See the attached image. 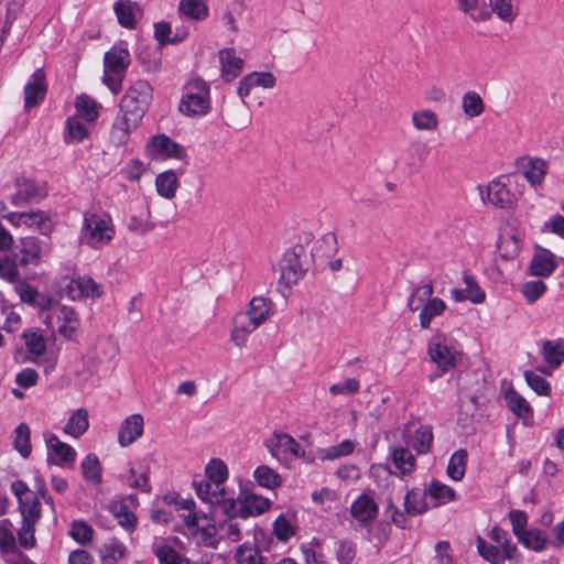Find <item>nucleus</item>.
<instances>
[{"instance_id":"obj_1","label":"nucleus","mask_w":564,"mask_h":564,"mask_svg":"<svg viewBox=\"0 0 564 564\" xmlns=\"http://www.w3.org/2000/svg\"><path fill=\"white\" fill-rule=\"evenodd\" d=\"M273 302L264 296L252 297L246 311L237 313L231 323L230 340L242 348L246 346L248 336L258 327L263 325L273 314Z\"/></svg>"},{"instance_id":"obj_2","label":"nucleus","mask_w":564,"mask_h":564,"mask_svg":"<svg viewBox=\"0 0 564 564\" xmlns=\"http://www.w3.org/2000/svg\"><path fill=\"white\" fill-rule=\"evenodd\" d=\"M311 265V253L303 245L289 248L280 260L279 285L291 289L304 278Z\"/></svg>"},{"instance_id":"obj_3","label":"nucleus","mask_w":564,"mask_h":564,"mask_svg":"<svg viewBox=\"0 0 564 564\" xmlns=\"http://www.w3.org/2000/svg\"><path fill=\"white\" fill-rule=\"evenodd\" d=\"M115 237V226L108 215L85 213L82 228V240L94 249L108 245Z\"/></svg>"},{"instance_id":"obj_4","label":"nucleus","mask_w":564,"mask_h":564,"mask_svg":"<svg viewBox=\"0 0 564 564\" xmlns=\"http://www.w3.org/2000/svg\"><path fill=\"white\" fill-rule=\"evenodd\" d=\"M178 108L188 117L206 115L210 108L208 85L200 78L188 80Z\"/></svg>"},{"instance_id":"obj_5","label":"nucleus","mask_w":564,"mask_h":564,"mask_svg":"<svg viewBox=\"0 0 564 564\" xmlns=\"http://www.w3.org/2000/svg\"><path fill=\"white\" fill-rule=\"evenodd\" d=\"M153 89L143 79L131 84L120 100V112L143 119L152 100Z\"/></svg>"},{"instance_id":"obj_6","label":"nucleus","mask_w":564,"mask_h":564,"mask_svg":"<svg viewBox=\"0 0 564 564\" xmlns=\"http://www.w3.org/2000/svg\"><path fill=\"white\" fill-rule=\"evenodd\" d=\"M62 295L73 300L99 299L104 294L102 286L90 276L84 275L77 279L63 278L58 282Z\"/></svg>"},{"instance_id":"obj_7","label":"nucleus","mask_w":564,"mask_h":564,"mask_svg":"<svg viewBox=\"0 0 564 564\" xmlns=\"http://www.w3.org/2000/svg\"><path fill=\"white\" fill-rule=\"evenodd\" d=\"M8 221L15 226H24L26 228L39 231L41 235L48 236L53 230V221L51 217L42 212L31 209L29 212H13L7 216Z\"/></svg>"},{"instance_id":"obj_8","label":"nucleus","mask_w":564,"mask_h":564,"mask_svg":"<svg viewBox=\"0 0 564 564\" xmlns=\"http://www.w3.org/2000/svg\"><path fill=\"white\" fill-rule=\"evenodd\" d=\"M402 437L406 445L411 446L419 455L427 454L434 440L431 425L415 424L413 422L406 423Z\"/></svg>"},{"instance_id":"obj_9","label":"nucleus","mask_w":564,"mask_h":564,"mask_svg":"<svg viewBox=\"0 0 564 564\" xmlns=\"http://www.w3.org/2000/svg\"><path fill=\"white\" fill-rule=\"evenodd\" d=\"M118 351L117 343L110 337H98L93 348L85 356V364L89 373L94 375L100 364L115 358Z\"/></svg>"},{"instance_id":"obj_10","label":"nucleus","mask_w":564,"mask_h":564,"mask_svg":"<svg viewBox=\"0 0 564 564\" xmlns=\"http://www.w3.org/2000/svg\"><path fill=\"white\" fill-rule=\"evenodd\" d=\"M44 440L47 448L48 462L58 466H73L76 460V451L68 444L62 442L55 434L44 433Z\"/></svg>"},{"instance_id":"obj_11","label":"nucleus","mask_w":564,"mask_h":564,"mask_svg":"<svg viewBox=\"0 0 564 564\" xmlns=\"http://www.w3.org/2000/svg\"><path fill=\"white\" fill-rule=\"evenodd\" d=\"M482 200L501 209H513L518 203L517 195L500 178L491 181L486 186V197L482 195Z\"/></svg>"},{"instance_id":"obj_12","label":"nucleus","mask_w":564,"mask_h":564,"mask_svg":"<svg viewBox=\"0 0 564 564\" xmlns=\"http://www.w3.org/2000/svg\"><path fill=\"white\" fill-rule=\"evenodd\" d=\"M46 75L43 68H37L24 87V107L26 109L39 106L46 95Z\"/></svg>"},{"instance_id":"obj_13","label":"nucleus","mask_w":564,"mask_h":564,"mask_svg":"<svg viewBox=\"0 0 564 564\" xmlns=\"http://www.w3.org/2000/svg\"><path fill=\"white\" fill-rule=\"evenodd\" d=\"M47 243L41 241L34 236L24 237L21 239L19 253V263L22 267L29 264L36 265L40 263L42 254L46 251Z\"/></svg>"},{"instance_id":"obj_14","label":"nucleus","mask_w":564,"mask_h":564,"mask_svg":"<svg viewBox=\"0 0 564 564\" xmlns=\"http://www.w3.org/2000/svg\"><path fill=\"white\" fill-rule=\"evenodd\" d=\"M542 356L546 366L539 367L538 370L545 375L560 368L564 361V339L544 340L542 344Z\"/></svg>"},{"instance_id":"obj_15","label":"nucleus","mask_w":564,"mask_h":564,"mask_svg":"<svg viewBox=\"0 0 564 564\" xmlns=\"http://www.w3.org/2000/svg\"><path fill=\"white\" fill-rule=\"evenodd\" d=\"M17 192L12 195V204L20 206L30 202L39 200L46 196L43 186L33 180L22 178L17 181Z\"/></svg>"},{"instance_id":"obj_16","label":"nucleus","mask_w":564,"mask_h":564,"mask_svg":"<svg viewBox=\"0 0 564 564\" xmlns=\"http://www.w3.org/2000/svg\"><path fill=\"white\" fill-rule=\"evenodd\" d=\"M268 448L271 455L280 459L281 455L299 457L304 454L301 445L289 434L274 433Z\"/></svg>"},{"instance_id":"obj_17","label":"nucleus","mask_w":564,"mask_h":564,"mask_svg":"<svg viewBox=\"0 0 564 564\" xmlns=\"http://www.w3.org/2000/svg\"><path fill=\"white\" fill-rule=\"evenodd\" d=\"M58 322V334L64 339L77 341L80 322L76 311L70 306L62 305L59 308Z\"/></svg>"},{"instance_id":"obj_18","label":"nucleus","mask_w":564,"mask_h":564,"mask_svg":"<svg viewBox=\"0 0 564 564\" xmlns=\"http://www.w3.org/2000/svg\"><path fill=\"white\" fill-rule=\"evenodd\" d=\"M218 56L221 77L225 82H231L241 74L243 61L236 54L235 48H223L218 52Z\"/></svg>"},{"instance_id":"obj_19","label":"nucleus","mask_w":564,"mask_h":564,"mask_svg":"<svg viewBox=\"0 0 564 564\" xmlns=\"http://www.w3.org/2000/svg\"><path fill=\"white\" fill-rule=\"evenodd\" d=\"M144 421L140 414L129 415L120 425L118 442L126 447L135 442L143 433Z\"/></svg>"},{"instance_id":"obj_20","label":"nucleus","mask_w":564,"mask_h":564,"mask_svg":"<svg viewBox=\"0 0 564 564\" xmlns=\"http://www.w3.org/2000/svg\"><path fill=\"white\" fill-rule=\"evenodd\" d=\"M427 352L433 362L442 372H447L456 366V357L452 350L441 340L431 341Z\"/></svg>"},{"instance_id":"obj_21","label":"nucleus","mask_w":564,"mask_h":564,"mask_svg":"<svg viewBox=\"0 0 564 564\" xmlns=\"http://www.w3.org/2000/svg\"><path fill=\"white\" fill-rule=\"evenodd\" d=\"M350 513L360 523L367 524L376 519L378 505L373 498L362 494L352 502Z\"/></svg>"},{"instance_id":"obj_22","label":"nucleus","mask_w":564,"mask_h":564,"mask_svg":"<svg viewBox=\"0 0 564 564\" xmlns=\"http://www.w3.org/2000/svg\"><path fill=\"white\" fill-rule=\"evenodd\" d=\"M15 289L23 303L39 308L40 311H46L52 306L53 299L46 294L40 293L29 283L20 282Z\"/></svg>"},{"instance_id":"obj_23","label":"nucleus","mask_w":564,"mask_h":564,"mask_svg":"<svg viewBox=\"0 0 564 564\" xmlns=\"http://www.w3.org/2000/svg\"><path fill=\"white\" fill-rule=\"evenodd\" d=\"M129 64L130 53L124 47L112 46L105 54L104 67L106 73L126 74Z\"/></svg>"},{"instance_id":"obj_24","label":"nucleus","mask_w":564,"mask_h":564,"mask_svg":"<svg viewBox=\"0 0 564 564\" xmlns=\"http://www.w3.org/2000/svg\"><path fill=\"white\" fill-rule=\"evenodd\" d=\"M491 15L495 14L500 21L511 25L520 14V8L514 0H488Z\"/></svg>"},{"instance_id":"obj_25","label":"nucleus","mask_w":564,"mask_h":564,"mask_svg":"<svg viewBox=\"0 0 564 564\" xmlns=\"http://www.w3.org/2000/svg\"><path fill=\"white\" fill-rule=\"evenodd\" d=\"M21 337L24 341L26 351L32 356L33 360L45 355L47 340L41 329H25Z\"/></svg>"},{"instance_id":"obj_26","label":"nucleus","mask_w":564,"mask_h":564,"mask_svg":"<svg viewBox=\"0 0 564 564\" xmlns=\"http://www.w3.org/2000/svg\"><path fill=\"white\" fill-rule=\"evenodd\" d=\"M270 508V501L261 496L250 494L240 500V518L260 516Z\"/></svg>"},{"instance_id":"obj_27","label":"nucleus","mask_w":564,"mask_h":564,"mask_svg":"<svg viewBox=\"0 0 564 564\" xmlns=\"http://www.w3.org/2000/svg\"><path fill=\"white\" fill-rule=\"evenodd\" d=\"M521 167L524 177L533 186L541 184L547 172V163L539 158L523 159Z\"/></svg>"},{"instance_id":"obj_28","label":"nucleus","mask_w":564,"mask_h":564,"mask_svg":"<svg viewBox=\"0 0 564 564\" xmlns=\"http://www.w3.org/2000/svg\"><path fill=\"white\" fill-rule=\"evenodd\" d=\"M151 147L158 154L166 155L169 158L181 160L186 155L185 150L181 144L174 142L164 134L153 137Z\"/></svg>"},{"instance_id":"obj_29","label":"nucleus","mask_w":564,"mask_h":564,"mask_svg":"<svg viewBox=\"0 0 564 564\" xmlns=\"http://www.w3.org/2000/svg\"><path fill=\"white\" fill-rule=\"evenodd\" d=\"M113 11L121 26L130 30L135 28V12L139 11V6L135 2L131 0H119L115 2Z\"/></svg>"},{"instance_id":"obj_30","label":"nucleus","mask_w":564,"mask_h":564,"mask_svg":"<svg viewBox=\"0 0 564 564\" xmlns=\"http://www.w3.org/2000/svg\"><path fill=\"white\" fill-rule=\"evenodd\" d=\"M100 105L86 94L76 97L75 110L78 118L85 119L87 122H95L99 116Z\"/></svg>"},{"instance_id":"obj_31","label":"nucleus","mask_w":564,"mask_h":564,"mask_svg":"<svg viewBox=\"0 0 564 564\" xmlns=\"http://www.w3.org/2000/svg\"><path fill=\"white\" fill-rule=\"evenodd\" d=\"M19 253H6L0 256V278L9 283L20 281Z\"/></svg>"},{"instance_id":"obj_32","label":"nucleus","mask_w":564,"mask_h":564,"mask_svg":"<svg viewBox=\"0 0 564 564\" xmlns=\"http://www.w3.org/2000/svg\"><path fill=\"white\" fill-rule=\"evenodd\" d=\"M89 137V130L85 123L80 121L77 116H72L66 119L64 142L70 144L74 142H82Z\"/></svg>"},{"instance_id":"obj_33","label":"nucleus","mask_w":564,"mask_h":564,"mask_svg":"<svg viewBox=\"0 0 564 564\" xmlns=\"http://www.w3.org/2000/svg\"><path fill=\"white\" fill-rule=\"evenodd\" d=\"M446 303L440 297H432L420 311L419 321L422 329H427L435 317L441 316L446 310Z\"/></svg>"},{"instance_id":"obj_34","label":"nucleus","mask_w":564,"mask_h":564,"mask_svg":"<svg viewBox=\"0 0 564 564\" xmlns=\"http://www.w3.org/2000/svg\"><path fill=\"white\" fill-rule=\"evenodd\" d=\"M89 427L88 412L85 409H78L72 413L63 431L65 434L75 438L82 436Z\"/></svg>"},{"instance_id":"obj_35","label":"nucleus","mask_w":564,"mask_h":564,"mask_svg":"<svg viewBox=\"0 0 564 564\" xmlns=\"http://www.w3.org/2000/svg\"><path fill=\"white\" fill-rule=\"evenodd\" d=\"M433 293L434 288L430 282L414 286L406 303L409 311H421L424 305L433 297Z\"/></svg>"},{"instance_id":"obj_36","label":"nucleus","mask_w":564,"mask_h":564,"mask_svg":"<svg viewBox=\"0 0 564 564\" xmlns=\"http://www.w3.org/2000/svg\"><path fill=\"white\" fill-rule=\"evenodd\" d=\"M404 509L410 516H417L429 509L426 502V492L424 490L413 488L409 490L404 497Z\"/></svg>"},{"instance_id":"obj_37","label":"nucleus","mask_w":564,"mask_h":564,"mask_svg":"<svg viewBox=\"0 0 564 564\" xmlns=\"http://www.w3.org/2000/svg\"><path fill=\"white\" fill-rule=\"evenodd\" d=\"M156 192L160 196L171 199L175 196L178 180L175 172L169 170L160 173L155 178Z\"/></svg>"},{"instance_id":"obj_38","label":"nucleus","mask_w":564,"mask_h":564,"mask_svg":"<svg viewBox=\"0 0 564 564\" xmlns=\"http://www.w3.org/2000/svg\"><path fill=\"white\" fill-rule=\"evenodd\" d=\"M391 457L394 467L400 470L402 475H410L414 471L416 459L405 447H397L391 452Z\"/></svg>"},{"instance_id":"obj_39","label":"nucleus","mask_w":564,"mask_h":564,"mask_svg":"<svg viewBox=\"0 0 564 564\" xmlns=\"http://www.w3.org/2000/svg\"><path fill=\"white\" fill-rule=\"evenodd\" d=\"M178 12L195 21H203L209 14L207 4L200 0H181L178 3Z\"/></svg>"},{"instance_id":"obj_40","label":"nucleus","mask_w":564,"mask_h":564,"mask_svg":"<svg viewBox=\"0 0 564 564\" xmlns=\"http://www.w3.org/2000/svg\"><path fill=\"white\" fill-rule=\"evenodd\" d=\"M477 550L479 555L490 564H503L506 560L513 556H507L498 545L487 543L481 536L477 539Z\"/></svg>"},{"instance_id":"obj_41","label":"nucleus","mask_w":564,"mask_h":564,"mask_svg":"<svg viewBox=\"0 0 564 564\" xmlns=\"http://www.w3.org/2000/svg\"><path fill=\"white\" fill-rule=\"evenodd\" d=\"M467 459L468 453L466 449H458L452 454L446 469L447 476L452 480L459 481L464 478Z\"/></svg>"},{"instance_id":"obj_42","label":"nucleus","mask_w":564,"mask_h":564,"mask_svg":"<svg viewBox=\"0 0 564 564\" xmlns=\"http://www.w3.org/2000/svg\"><path fill=\"white\" fill-rule=\"evenodd\" d=\"M23 499L21 498L19 502L22 521L36 524L41 519V502L37 495Z\"/></svg>"},{"instance_id":"obj_43","label":"nucleus","mask_w":564,"mask_h":564,"mask_svg":"<svg viewBox=\"0 0 564 564\" xmlns=\"http://www.w3.org/2000/svg\"><path fill=\"white\" fill-rule=\"evenodd\" d=\"M481 2L482 0H457V6L474 22H486L491 19V12L485 9Z\"/></svg>"},{"instance_id":"obj_44","label":"nucleus","mask_w":564,"mask_h":564,"mask_svg":"<svg viewBox=\"0 0 564 564\" xmlns=\"http://www.w3.org/2000/svg\"><path fill=\"white\" fill-rule=\"evenodd\" d=\"M11 523L4 519L0 521V552L8 557L18 555L15 536L11 530Z\"/></svg>"},{"instance_id":"obj_45","label":"nucleus","mask_w":564,"mask_h":564,"mask_svg":"<svg viewBox=\"0 0 564 564\" xmlns=\"http://www.w3.org/2000/svg\"><path fill=\"white\" fill-rule=\"evenodd\" d=\"M556 265L553 260V254L551 252H543L535 254L531 261V273L535 276L546 278L551 275Z\"/></svg>"},{"instance_id":"obj_46","label":"nucleus","mask_w":564,"mask_h":564,"mask_svg":"<svg viewBox=\"0 0 564 564\" xmlns=\"http://www.w3.org/2000/svg\"><path fill=\"white\" fill-rule=\"evenodd\" d=\"M505 399L510 411L518 417L525 419L532 413L528 401L514 389H509L505 394Z\"/></svg>"},{"instance_id":"obj_47","label":"nucleus","mask_w":564,"mask_h":564,"mask_svg":"<svg viewBox=\"0 0 564 564\" xmlns=\"http://www.w3.org/2000/svg\"><path fill=\"white\" fill-rule=\"evenodd\" d=\"M83 477L85 480L99 485L102 480L101 466L98 457L95 454H88L85 456L80 464Z\"/></svg>"},{"instance_id":"obj_48","label":"nucleus","mask_w":564,"mask_h":564,"mask_svg":"<svg viewBox=\"0 0 564 564\" xmlns=\"http://www.w3.org/2000/svg\"><path fill=\"white\" fill-rule=\"evenodd\" d=\"M99 552L105 564H117L126 556V546L118 540L112 539L104 543Z\"/></svg>"},{"instance_id":"obj_49","label":"nucleus","mask_w":564,"mask_h":564,"mask_svg":"<svg viewBox=\"0 0 564 564\" xmlns=\"http://www.w3.org/2000/svg\"><path fill=\"white\" fill-rule=\"evenodd\" d=\"M205 473L207 479L215 484L216 489L224 487L228 478L227 465L219 458H213L206 466Z\"/></svg>"},{"instance_id":"obj_50","label":"nucleus","mask_w":564,"mask_h":564,"mask_svg":"<svg viewBox=\"0 0 564 564\" xmlns=\"http://www.w3.org/2000/svg\"><path fill=\"white\" fill-rule=\"evenodd\" d=\"M462 108L466 116L474 118L485 111V102L478 93L469 90L463 95Z\"/></svg>"},{"instance_id":"obj_51","label":"nucleus","mask_w":564,"mask_h":564,"mask_svg":"<svg viewBox=\"0 0 564 564\" xmlns=\"http://www.w3.org/2000/svg\"><path fill=\"white\" fill-rule=\"evenodd\" d=\"M412 123L420 131H431L438 127V117L431 109H422L412 113Z\"/></svg>"},{"instance_id":"obj_52","label":"nucleus","mask_w":564,"mask_h":564,"mask_svg":"<svg viewBox=\"0 0 564 564\" xmlns=\"http://www.w3.org/2000/svg\"><path fill=\"white\" fill-rule=\"evenodd\" d=\"M194 485L196 487L197 496L202 500L212 505L219 503L223 499V495H225L224 487L216 489L215 484L208 479L200 482H194Z\"/></svg>"},{"instance_id":"obj_53","label":"nucleus","mask_w":564,"mask_h":564,"mask_svg":"<svg viewBox=\"0 0 564 564\" xmlns=\"http://www.w3.org/2000/svg\"><path fill=\"white\" fill-rule=\"evenodd\" d=\"M14 448L22 457L28 458L31 454V432L26 423H20L14 430Z\"/></svg>"},{"instance_id":"obj_54","label":"nucleus","mask_w":564,"mask_h":564,"mask_svg":"<svg viewBox=\"0 0 564 564\" xmlns=\"http://www.w3.org/2000/svg\"><path fill=\"white\" fill-rule=\"evenodd\" d=\"M254 479L261 487L274 489L282 482L281 476L271 467L261 465L253 473Z\"/></svg>"},{"instance_id":"obj_55","label":"nucleus","mask_w":564,"mask_h":564,"mask_svg":"<svg viewBox=\"0 0 564 564\" xmlns=\"http://www.w3.org/2000/svg\"><path fill=\"white\" fill-rule=\"evenodd\" d=\"M237 564H264L259 549L250 543L241 544L235 554Z\"/></svg>"},{"instance_id":"obj_56","label":"nucleus","mask_w":564,"mask_h":564,"mask_svg":"<svg viewBox=\"0 0 564 564\" xmlns=\"http://www.w3.org/2000/svg\"><path fill=\"white\" fill-rule=\"evenodd\" d=\"M520 543H522L525 547L533 550L535 552H540L544 550L547 539L543 531L539 529H531L524 531L520 538H517Z\"/></svg>"},{"instance_id":"obj_57","label":"nucleus","mask_w":564,"mask_h":564,"mask_svg":"<svg viewBox=\"0 0 564 564\" xmlns=\"http://www.w3.org/2000/svg\"><path fill=\"white\" fill-rule=\"evenodd\" d=\"M335 554L338 564H351L357 554V545L348 539H340L335 543Z\"/></svg>"},{"instance_id":"obj_58","label":"nucleus","mask_w":564,"mask_h":564,"mask_svg":"<svg viewBox=\"0 0 564 564\" xmlns=\"http://www.w3.org/2000/svg\"><path fill=\"white\" fill-rule=\"evenodd\" d=\"M69 535L79 544H89L93 540L94 529L84 520H75L72 523Z\"/></svg>"},{"instance_id":"obj_59","label":"nucleus","mask_w":564,"mask_h":564,"mask_svg":"<svg viewBox=\"0 0 564 564\" xmlns=\"http://www.w3.org/2000/svg\"><path fill=\"white\" fill-rule=\"evenodd\" d=\"M429 495L437 501V503H446L456 499L455 490L437 480L430 484Z\"/></svg>"},{"instance_id":"obj_60","label":"nucleus","mask_w":564,"mask_h":564,"mask_svg":"<svg viewBox=\"0 0 564 564\" xmlns=\"http://www.w3.org/2000/svg\"><path fill=\"white\" fill-rule=\"evenodd\" d=\"M355 449V443L351 440H344L337 445L329 446L322 452L324 459L334 460L350 455Z\"/></svg>"},{"instance_id":"obj_61","label":"nucleus","mask_w":564,"mask_h":564,"mask_svg":"<svg viewBox=\"0 0 564 564\" xmlns=\"http://www.w3.org/2000/svg\"><path fill=\"white\" fill-rule=\"evenodd\" d=\"M489 538L506 552L507 556H513L517 551V546L510 542L509 534L507 531L499 527L492 528L489 533Z\"/></svg>"},{"instance_id":"obj_62","label":"nucleus","mask_w":564,"mask_h":564,"mask_svg":"<svg viewBox=\"0 0 564 564\" xmlns=\"http://www.w3.org/2000/svg\"><path fill=\"white\" fill-rule=\"evenodd\" d=\"M546 284L541 280L529 281L523 284L521 293L528 303L533 304L546 292Z\"/></svg>"},{"instance_id":"obj_63","label":"nucleus","mask_w":564,"mask_h":564,"mask_svg":"<svg viewBox=\"0 0 564 564\" xmlns=\"http://www.w3.org/2000/svg\"><path fill=\"white\" fill-rule=\"evenodd\" d=\"M524 378L528 386L535 391L539 395H549L551 392V386L546 379L535 373L534 371H524Z\"/></svg>"},{"instance_id":"obj_64","label":"nucleus","mask_w":564,"mask_h":564,"mask_svg":"<svg viewBox=\"0 0 564 564\" xmlns=\"http://www.w3.org/2000/svg\"><path fill=\"white\" fill-rule=\"evenodd\" d=\"M18 540L20 546H22L23 549H33L36 544L35 524L22 521L21 528L18 531Z\"/></svg>"}]
</instances>
